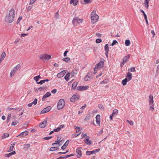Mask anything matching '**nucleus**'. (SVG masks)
I'll return each mask as SVG.
<instances>
[{
  "mask_svg": "<svg viewBox=\"0 0 159 159\" xmlns=\"http://www.w3.org/2000/svg\"><path fill=\"white\" fill-rule=\"evenodd\" d=\"M109 81V80L107 79H105L104 80H103L102 81H101L100 84H105L108 82Z\"/></svg>",
  "mask_w": 159,
  "mask_h": 159,
  "instance_id": "obj_35",
  "label": "nucleus"
},
{
  "mask_svg": "<svg viewBox=\"0 0 159 159\" xmlns=\"http://www.w3.org/2000/svg\"><path fill=\"white\" fill-rule=\"evenodd\" d=\"M130 57V55H127L125 56L123 59V62L126 63Z\"/></svg>",
  "mask_w": 159,
  "mask_h": 159,
  "instance_id": "obj_22",
  "label": "nucleus"
},
{
  "mask_svg": "<svg viewBox=\"0 0 159 159\" xmlns=\"http://www.w3.org/2000/svg\"><path fill=\"white\" fill-rule=\"evenodd\" d=\"M16 71L15 70L13 69V70H12L10 72V77H12V75H14Z\"/></svg>",
  "mask_w": 159,
  "mask_h": 159,
  "instance_id": "obj_42",
  "label": "nucleus"
},
{
  "mask_svg": "<svg viewBox=\"0 0 159 159\" xmlns=\"http://www.w3.org/2000/svg\"><path fill=\"white\" fill-rule=\"evenodd\" d=\"M104 60H102L99 63L97 64L95 66V69L98 68H101L103 67Z\"/></svg>",
  "mask_w": 159,
  "mask_h": 159,
  "instance_id": "obj_8",
  "label": "nucleus"
},
{
  "mask_svg": "<svg viewBox=\"0 0 159 159\" xmlns=\"http://www.w3.org/2000/svg\"><path fill=\"white\" fill-rule=\"evenodd\" d=\"M90 116L89 115H87L84 119V120L85 121L87 120H89L90 119Z\"/></svg>",
  "mask_w": 159,
  "mask_h": 159,
  "instance_id": "obj_55",
  "label": "nucleus"
},
{
  "mask_svg": "<svg viewBox=\"0 0 159 159\" xmlns=\"http://www.w3.org/2000/svg\"><path fill=\"white\" fill-rule=\"evenodd\" d=\"M74 155H75L74 154H70V155H67L66 156H65L63 157V158H68V157H71V156H74Z\"/></svg>",
  "mask_w": 159,
  "mask_h": 159,
  "instance_id": "obj_44",
  "label": "nucleus"
},
{
  "mask_svg": "<svg viewBox=\"0 0 159 159\" xmlns=\"http://www.w3.org/2000/svg\"><path fill=\"white\" fill-rule=\"evenodd\" d=\"M90 75V73H88L87 75L84 78V80L85 81H87L89 80L90 79H91V77L89 76Z\"/></svg>",
  "mask_w": 159,
  "mask_h": 159,
  "instance_id": "obj_27",
  "label": "nucleus"
},
{
  "mask_svg": "<svg viewBox=\"0 0 159 159\" xmlns=\"http://www.w3.org/2000/svg\"><path fill=\"white\" fill-rule=\"evenodd\" d=\"M70 60V58L68 57L63 58L62 60L66 62H68Z\"/></svg>",
  "mask_w": 159,
  "mask_h": 159,
  "instance_id": "obj_41",
  "label": "nucleus"
},
{
  "mask_svg": "<svg viewBox=\"0 0 159 159\" xmlns=\"http://www.w3.org/2000/svg\"><path fill=\"white\" fill-rule=\"evenodd\" d=\"M62 141V140L60 141L59 142H55V143H53L52 144V146H55L56 144H60V143H61V142Z\"/></svg>",
  "mask_w": 159,
  "mask_h": 159,
  "instance_id": "obj_51",
  "label": "nucleus"
},
{
  "mask_svg": "<svg viewBox=\"0 0 159 159\" xmlns=\"http://www.w3.org/2000/svg\"><path fill=\"white\" fill-rule=\"evenodd\" d=\"M84 2L86 4H88L91 2L90 0H84Z\"/></svg>",
  "mask_w": 159,
  "mask_h": 159,
  "instance_id": "obj_59",
  "label": "nucleus"
},
{
  "mask_svg": "<svg viewBox=\"0 0 159 159\" xmlns=\"http://www.w3.org/2000/svg\"><path fill=\"white\" fill-rule=\"evenodd\" d=\"M81 148L80 147L76 149V152L77 153V157L78 158H80L82 157V151L80 150Z\"/></svg>",
  "mask_w": 159,
  "mask_h": 159,
  "instance_id": "obj_10",
  "label": "nucleus"
},
{
  "mask_svg": "<svg viewBox=\"0 0 159 159\" xmlns=\"http://www.w3.org/2000/svg\"><path fill=\"white\" fill-rule=\"evenodd\" d=\"M103 133V129H101L100 130L97 134L98 135H100L102 134Z\"/></svg>",
  "mask_w": 159,
  "mask_h": 159,
  "instance_id": "obj_54",
  "label": "nucleus"
},
{
  "mask_svg": "<svg viewBox=\"0 0 159 159\" xmlns=\"http://www.w3.org/2000/svg\"><path fill=\"white\" fill-rule=\"evenodd\" d=\"M21 66L20 64H18L13 69L15 70L16 71L17 70H20Z\"/></svg>",
  "mask_w": 159,
  "mask_h": 159,
  "instance_id": "obj_28",
  "label": "nucleus"
},
{
  "mask_svg": "<svg viewBox=\"0 0 159 159\" xmlns=\"http://www.w3.org/2000/svg\"><path fill=\"white\" fill-rule=\"evenodd\" d=\"M46 88V87L45 86H43L41 87L38 89V90H37V91H41L42 90H43L44 89Z\"/></svg>",
  "mask_w": 159,
  "mask_h": 159,
  "instance_id": "obj_39",
  "label": "nucleus"
},
{
  "mask_svg": "<svg viewBox=\"0 0 159 159\" xmlns=\"http://www.w3.org/2000/svg\"><path fill=\"white\" fill-rule=\"evenodd\" d=\"M32 8V6H29L27 8V10L28 11H30L31 10Z\"/></svg>",
  "mask_w": 159,
  "mask_h": 159,
  "instance_id": "obj_64",
  "label": "nucleus"
},
{
  "mask_svg": "<svg viewBox=\"0 0 159 159\" xmlns=\"http://www.w3.org/2000/svg\"><path fill=\"white\" fill-rule=\"evenodd\" d=\"M19 120H16L15 121L12 122L11 123V125L13 126H15L19 122Z\"/></svg>",
  "mask_w": 159,
  "mask_h": 159,
  "instance_id": "obj_40",
  "label": "nucleus"
},
{
  "mask_svg": "<svg viewBox=\"0 0 159 159\" xmlns=\"http://www.w3.org/2000/svg\"><path fill=\"white\" fill-rule=\"evenodd\" d=\"M66 73V72L65 70H63L60 73H59L57 75V76L59 78L62 77Z\"/></svg>",
  "mask_w": 159,
  "mask_h": 159,
  "instance_id": "obj_15",
  "label": "nucleus"
},
{
  "mask_svg": "<svg viewBox=\"0 0 159 159\" xmlns=\"http://www.w3.org/2000/svg\"><path fill=\"white\" fill-rule=\"evenodd\" d=\"M22 17L21 16H19L18 18L17 21V23L18 24L20 22V21L22 19Z\"/></svg>",
  "mask_w": 159,
  "mask_h": 159,
  "instance_id": "obj_50",
  "label": "nucleus"
},
{
  "mask_svg": "<svg viewBox=\"0 0 159 159\" xmlns=\"http://www.w3.org/2000/svg\"><path fill=\"white\" fill-rule=\"evenodd\" d=\"M140 11L143 13V15L144 16V18L147 17V16L146 15L145 13V12H144V11L143 10H142V9H140Z\"/></svg>",
  "mask_w": 159,
  "mask_h": 159,
  "instance_id": "obj_43",
  "label": "nucleus"
},
{
  "mask_svg": "<svg viewBox=\"0 0 159 159\" xmlns=\"http://www.w3.org/2000/svg\"><path fill=\"white\" fill-rule=\"evenodd\" d=\"M6 56V54L4 52H3L2 54L0 59H3Z\"/></svg>",
  "mask_w": 159,
  "mask_h": 159,
  "instance_id": "obj_34",
  "label": "nucleus"
},
{
  "mask_svg": "<svg viewBox=\"0 0 159 159\" xmlns=\"http://www.w3.org/2000/svg\"><path fill=\"white\" fill-rule=\"evenodd\" d=\"M89 136H87L86 138L84 139V141L87 144L90 145L92 144V142L91 141L89 140Z\"/></svg>",
  "mask_w": 159,
  "mask_h": 159,
  "instance_id": "obj_16",
  "label": "nucleus"
},
{
  "mask_svg": "<svg viewBox=\"0 0 159 159\" xmlns=\"http://www.w3.org/2000/svg\"><path fill=\"white\" fill-rule=\"evenodd\" d=\"M79 2L78 0H70V4H73V5L74 6H76Z\"/></svg>",
  "mask_w": 159,
  "mask_h": 159,
  "instance_id": "obj_19",
  "label": "nucleus"
},
{
  "mask_svg": "<svg viewBox=\"0 0 159 159\" xmlns=\"http://www.w3.org/2000/svg\"><path fill=\"white\" fill-rule=\"evenodd\" d=\"M36 0H30L29 4L30 5H32L33 4Z\"/></svg>",
  "mask_w": 159,
  "mask_h": 159,
  "instance_id": "obj_56",
  "label": "nucleus"
},
{
  "mask_svg": "<svg viewBox=\"0 0 159 159\" xmlns=\"http://www.w3.org/2000/svg\"><path fill=\"white\" fill-rule=\"evenodd\" d=\"M51 93L49 92L46 93L43 96L42 98V101H44L45 100L46 98L49 97L51 95Z\"/></svg>",
  "mask_w": 159,
  "mask_h": 159,
  "instance_id": "obj_17",
  "label": "nucleus"
},
{
  "mask_svg": "<svg viewBox=\"0 0 159 159\" xmlns=\"http://www.w3.org/2000/svg\"><path fill=\"white\" fill-rule=\"evenodd\" d=\"M98 107L100 109H104L103 106L101 104H99L98 105Z\"/></svg>",
  "mask_w": 159,
  "mask_h": 159,
  "instance_id": "obj_47",
  "label": "nucleus"
},
{
  "mask_svg": "<svg viewBox=\"0 0 159 159\" xmlns=\"http://www.w3.org/2000/svg\"><path fill=\"white\" fill-rule=\"evenodd\" d=\"M15 11L14 9H11L9 12L8 14L6 16L5 19L6 21L8 23H11L14 20Z\"/></svg>",
  "mask_w": 159,
  "mask_h": 159,
  "instance_id": "obj_1",
  "label": "nucleus"
},
{
  "mask_svg": "<svg viewBox=\"0 0 159 159\" xmlns=\"http://www.w3.org/2000/svg\"><path fill=\"white\" fill-rule=\"evenodd\" d=\"M78 84V83L77 82H74L72 85V89L75 90L76 89L77 86Z\"/></svg>",
  "mask_w": 159,
  "mask_h": 159,
  "instance_id": "obj_26",
  "label": "nucleus"
},
{
  "mask_svg": "<svg viewBox=\"0 0 159 159\" xmlns=\"http://www.w3.org/2000/svg\"><path fill=\"white\" fill-rule=\"evenodd\" d=\"M49 81V80L48 79H46L45 80H40L39 82H37V83L38 84H42L43 83H45V82H48Z\"/></svg>",
  "mask_w": 159,
  "mask_h": 159,
  "instance_id": "obj_25",
  "label": "nucleus"
},
{
  "mask_svg": "<svg viewBox=\"0 0 159 159\" xmlns=\"http://www.w3.org/2000/svg\"><path fill=\"white\" fill-rule=\"evenodd\" d=\"M118 112V110L116 109H114L113 111V112L112 113V115H116Z\"/></svg>",
  "mask_w": 159,
  "mask_h": 159,
  "instance_id": "obj_38",
  "label": "nucleus"
},
{
  "mask_svg": "<svg viewBox=\"0 0 159 159\" xmlns=\"http://www.w3.org/2000/svg\"><path fill=\"white\" fill-rule=\"evenodd\" d=\"M150 0H145V2L144 3V6L147 8L148 9L149 7V3Z\"/></svg>",
  "mask_w": 159,
  "mask_h": 159,
  "instance_id": "obj_23",
  "label": "nucleus"
},
{
  "mask_svg": "<svg viewBox=\"0 0 159 159\" xmlns=\"http://www.w3.org/2000/svg\"><path fill=\"white\" fill-rule=\"evenodd\" d=\"M78 72V70L76 68L74 69L71 72V76L72 77L76 75Z\"/></svg>",
  "mask_w": 159,
  "mask_h": 159,
  "instance_id": "obj_14",
  "label": "nucleus"
},
{
  "mask_svg": "<svg viewBox=\"0 0 159 159\" xmlns=\"http://www.w3.org/2000/svg\"><path fill=\"white\" fill-rule=\"evenodd\" d=\"M57 90L56 89H53V90H52V91H51V92L53 93V94H54V93H55L56 92H57Z\"/></svg>",
  "mask_w": 159,
  "mask_h": 159,
  "instance_id": "obj_61",
  "label": "nucleus"
},
{
  "mask_svg": "<svg viewBox=\"0 0 159 159\" xmlns=\"http://www.w3.org/2000/svg\"><path fill=\"white\" fill-rule=\"evenodd\" d=\"M89 88V86H78L76 88L77 90L78 91H83L86 90Z\"/></svg>",
  "mask_w": 159,
  "mask_h": 159,
  "instance_id": "obj_12",
  "label": "nucleus"
},
{
  "mask_svg": "<svg viewBox=\"0 0 159 159\" xmlns=\"http://www.w3.org/2000/svg\"><path fill=\"white\" fill-rule=\"evenodd\" d=\"M52 136H49L47 137H45L43 138V139H45L46 140H48L52 138Z\"/></svg>",
  "mask_w": 159,
  "mask_h": 159,
  "instance_id": "obj_49",
  "label": "nucleus"
},
{
  "mask_svg": "<svg viewBox=\"0 0 159 159\" xmlns=\"http://www.w3.org/2000/svg\"><path fill=\"white\" fill-rule=\"evenodd\" d=\"M80 96L79 94H76L73 95L70 98V101L72 102H75L80 99Z\"/></svg>",
  "mask_w": 159,
  "mask_h": 159,
  "instance_id": "obj_7",
  "label": "nucleus"
},
{
  "mask_svg": "<svg viewBox=\"0 0 159 159\" xmlns=\"http://www.w3.org/2000/svg\"><path fill=\"white\" fill-rule=\"evenodd\" d=\"M61 139V138L59 136H58L57 137V139L55 142H56H56H59L60 141V140Z\"/></svg>",
  "mask_w": 159,
  "mask_h": 159,
  "instance_id": "obj_63",
  "label": "nucleus"
},
{
  "mask_svg": "<svg viewBox=\"0 0 159 159\" xmlns=\"http://www.w3.org/2000/svg\"><path fill=\"white\" fill-rule=\"evenodd\" d=\"M34 79L37 82L39 80V79L37 77L35 76L34 78Z\"/></svg>",
  "mask_w": 159,
  "mask_h": 159,
  "instance_id": "obj_62",
  "label": "nucleus"
},
{
  "mask_svg": "<svg viewBox=\"0 0 159 159\" xmlns=\"http://www.w3.org/2000/svg\"><path fill=\"white\" fill-rule=\"evenodd\" d=\"M16 153V152L15 151H13L11 152H10L8 154H6V155H7V156L9 157H10L11 156L15 154Z\"/></svg>",
  "mask_w": 159,
  "mask_h": 159,
  "instance_id": "obj_31",
  "label": "nucleus"
},
{
  "mask_svg": "<svg viewBox=\"0 0 159 159\" xmlns=\"http://www.w3.org/2000/svg\"><path fill=\"white\" fill-rule=\"evenodd\" d=\"M70 74H71L70 73L68 72L66 73V75L64 77V79L66 81H68L69 80L70 76Z\"/></svg>",
  "mask_w": 159,
  "mask_h": 159,
  "instance_id": "obj_24",
  "label": "nucleus"
},
{
  "mask_svg": "<svg viewBox=\"0 0 159 159\" xmlns=\"http://www.w3.org/2000/svg\"><path fill=\"white\" fill-rule=\"evenodd\" d=\"M100 150L99 148H98V149H96L94 150L93 151H87L86 152V154L87 155H90L91 154H95L98 152H99Z\"/></svg>",
  "mask_w": 159,
  "mask_h": 159,
  "instance_id": "obj_9",
  "label": "nucleus"
},
{
  "mask_svg": "<svg viewBox=\"0 0 159 159\" xmlns=\"http://www.w3.org/2000/svg\"><path fill=\"white\" fill-rule=\"evenodd\" d=\"M38 100L37 98H35L34 101L32 102L33 104L35 105L37 104Z\"/></svg>",
  "mask_w": 159,
  "mask_h": 159,
  "instance_id": "obj_48",
  "label": "nucleus"
},
{
  "mask_svg": "<svg viewBox=\"0 0 159 159\" xmlns=\"http://www.w3.org/2000/svg\"><path fill=\"white\" fill-rule=\"evenodd\" d=\"M127 121L130 125H133L134 123L132 121H129L127 120Z\"/></svg>",
  "mask_w": 159,
  "mask_h": 159,
  "instance_id": "obj_58",
  "label": "nucleus"
},
{
  "mask_svg": "<svg viewBox=\"0 0 159 159\" xmlns=\"http://www.w3.org/2000/svg\"><path fill=\"white\" fill-rule=\"evenodd\" d=\"M128 71L131 72H134L135 71V68L134 67H132L128 69Z\"/></svg>",
  "mask_w": 159,
  "mask_h": 159,
  "instance_id": "obj_36",
  "label": "nucleus"
},
{
  "mask_svg": "<svg viewBox=\"0 0 159 159\" xmlns=\"http://www.w3.org/2000/svg\"><path fill=\"white\" fill-rule=\"evenodd\" d=\"M83 21V19L79 18L76 17H74L72 20V23L74 25H77V24H79Z\"/></svg>",
  "mask_w": 159,
  "mask_h": 159,
  "instance_id": "obj_6",
  "label": "nucleus"
},
{
  "mask_svg": "<svg viewBox=\"0 0 159 159\" xmlns=\"http://www.w3.org/2000/svg\"><path fill=\"white\" fill-rule=\"evenodd\" d=\"M125 133L127 134L129 137H130L131 136V134L129 131H126Z\"/></svg>",
  "mask_w": 159,
  "mask_h": 159,
  "instance_id": "obj_60",
  "label": "nucleus"
},
{
  "mask_svg": "<svg viewBox=\"0 0 159 159\" xmlns=\"http://www.w3.org/2000/svg\"><path fill=\"white\" fill-rule=\"evenodd\" d=\"M130 41L129 39H126L125 42V44L126 46H128L130 44Z\"/></svg>",
  "mask_w": 159,
  "mask_h": 159,
  "instance_id": "obj_32",
  "label": "nucleus"
},
{
  "mask_svg": "<svg viewBox=\"0 0 159 159\" xmlns=\"http://www.w3.org/2000/svg\"><path fill=\"white\" fill-rule=\"evenodd\" d=\"M118 42L117 41H116L115 40H113L112 43L111 44V45L112 46H113L116 43H117Z\"/></svg>",
  "mask_w": 159,
  "mask_h": 159,
  "instance_id": "obj_46",
  "label": "nucleus"
},
{
  "mask_svg": "<svg viewBox=\"0 0 159 159\" xmlns=\"http://www.w3.org/2000/svg\"><path fill=\"white\" fill-rule=\"evenodd\" d=\"M39 57L40 59L42 60L43 61H45L46 60H49L51 58V56L50 55L46 54L40 55Z\"/></svg>",
  "mask_w": 159,
  "mask_h": 159,
  "instance_id": "obj_5",
  "label": "nucleus"
},
{
  "mask_svg": "<svg viewBox=\"0 0 159 159\" xmlns=\"http://www.w3.org/2000/svg\"><path fill=\"white\" fill-rule=\"evenodd\" d=\"M149 98V104L150 106L149 110L151 111H153L154 109L153 96L151 94L150 95Z\"/></svg>",
  "mask_w": 159,
  "mask_h": 159,
  "instance_id": "obj_4",
  "label": "nucleus"
},
{
  "mask_svg": "<svg viewBox=\"0 0 159 159\" xmlns=\"http://www.w3.org/2000/svg\"><path fill=\"white\" fill-rule=\"evenodd\" d=\"M48 118H47L39 124V126L41 128H44L46 126Z\"/></svg>",
  "mask_w": 159,
  "mask_h": 159,
  "instance_id": "obj_11",
  "label": "nucleus"
},
{
  "mask_svg": "<svg viewBox=\"0 0 159 159\" xmlns=\"http://www.w3.org/2000/svg\"><path fill=\"white\" fill-rule=\"evenodd\" d=\"M65 104L64 100L63 99H60L57 103V109L59 110L62 109L64 107Z\"/></svg>",
  "mask_w": 159,
  "mask_h": 159,
  "instance_id": "obj_3",
  "label": "nucleus"
},
{
  "mask_svg": "<svg viewBox=\"0 0 159 159\" xmlns=\"http://www.w3.org/2000/svg\"><path fill=\"white\" fill-rule=\"evenodd\" d=\"M9 134L8 133H4L2 136V139H4L7 137H9Z\"/></svg>",
  "mask_w": 159,
  "mask_h": 159,
  "instance_id": "obj_33",
  "label": "nucleus"
},
{
  "mask_svg": "<svg viewBox=\"0 0 159 159\" xmlns=\"http://www.w3.org/2000/svg\"><path fill=\"white\" fill-rule=\"evenodd\" d=\"M100 115L98 114L97 115L96 117V122L97 124H98L99 125H100Z\"/></svg>",
  "mask_w": 159,
  "mask_h": 159,
  "instance_id": "obj_20",
  "label": "nucleus"
},
{
  "mask_svg": "<svg viewBox=\"0 0 159 159\" xmlns=\"http://www.w3.org/2000/svg\"><path fill=\"white\" fill-rule=\"evenodd\" d=\"M102 42V40L100 39H97L96 40V42L97 43H100Z\"/></svg>",
  "mask_w": 159,
  "mask_h": 159,
  "instance_id": "obj_45",
  "label": "nucleus"
},
{
  "mask_svg": "<svg viewBox=\"0 0 159 159\" xmlns=\"http://www.w3.org/2000/svg\"><path fill=\"white\" fill-rule=\"evenodd\" d=\"M99 18L98 16L96 14V11L93 10L91 14V19L92 22L93 23H96Z\"/></svg>",
  "mask_w": 159,
  "mask_h": 159,
  "instance_id": "obj_2",
  "label": "nucleus"
},
{
  "mask_svg": "<svg viewBox=\"0 0 159 159\" xmlns=\"http://www.w3.org/2000/svg\"><path fill=\"white\" fill-rule=\"evenodd\" d=\"M129 81L127 79L125 78L122 80V84H123V85H125L126 84L127 82Z\"/></svg>",
  "mask_w": 159,
  "mask_h": 159,
  "instance_id": "obj_29",
  "label": "nucleus"
},
{
  "mask_svg": "<svg viewBox=\"0 0 159 159\" xmlns=\"http://www.w3.org/2000/svg\"><path fill=\"white\" fill-rule=\"evenodd\" d=\"M58 149H59V148L58 147H52L50 148V149H49V151H56V150H57Z\"/></svg>",
  "mask_w": 159,
  "mask_h": 159,
  "instance_id": "obj_30",
  "label": "nucleus"
},
{
  "mask_svg": "<svg viewBox=\"0 0 159 159\" xmlns=\"http://www.w3.org/2000/svg\"><path fill=\"white\" fill-rule=\"evenodd\" d=\"M55 17L56 18H59V15L58 12H57L56 13L55 15Z\"/></svg>",
  "mask_w": 159,
  "mask_h": 159,
  "instance_id": "obj_57",
  "label": "nucleus"
},
{
  "mask_svg": "<svg viewBox=\"0 0 159 159\" xmlns=\"http://www.w3.org/2000/svg\"><path fill=\"white\" fill-rule=\"evenodd\" d=\"M51 107L50 106H48L43 109L41 111V114H44L49 111L51 109Z\"/></svg>",
  "mask_w": 159,
  "mask_h": 159,
  "instance_id": "obj_13",
  "label": "nucleus"
},
{
  "mask_svg": "<svg viewBox=\"0 0 159 159\" xmlns=\"http://www.w3.org/2000/svg\"><path fill=\"white\" fill-rule=\"evenodd\" d=\"M28 134V132L27 131H24L21 133L20 134L17 136V137L20 136L22 137L25 136Z\"/></svg>",
  "mask_w": 159,
  "mask_h": 159,
  "instance_id": "obj_21",
  "label": "nucleus"
},
{
  "mask_svg": "<svg viewBox=\"0 0 159 159\" xmlns=\"http://www.w3.org/2000/svg\"><path fill=\"white\" fill-rule=\"evenodd\" d=\"M14 146L12 145L11 144L9 149V151H11L13 150Z\"/></svg>",
  "mask_w": 159,
  "mask_h": 159,
  "instance_id": "obj_53",
  "label": "nucleus"
},
{
  "mask_svg": "<svg viewBox=\"0 0 159 159\" xmlns=\"http://www.w3.org/2000/svg\"><path fill=\"white\" fill-rule=\"evenodd\" d=\"M105 50L106 52H109V47L108 44H106L104 47Z\"/></svg>",
  "mask_w": 159,
  "mask_h": 159,
  "instance_id": "obj_37",
  "label": "nucleus"
},
{
  "mask_svg": "<svg viewBox=\"0 0 159 159\" xmlns=\"http://www.w3.org/2000/svg\"><path fill=\"white\" fill-rule=\"evenodd\" d=\"M132 74L129 72L127 74L125 78L127 79L129 81L132 79Z\"/></svg>",
  "mask_w": 159,
  "mask_h": 159,
  "instance_id": "obj_18",
  "label": "nucleus"
},
{
  "mask_svg": "<svg viewBox=\"0 0 159 159\" xmlns=\"http://www.w3.org/2000/svg\"><path fill=\"white\" fill-rule=\"evenodd\" d=\"M69 140H67L64 144V147L66 146V147L68 146V145L69 144Z\"/></svg>",
  "mask_w": 159,
  "mask_h": 159,
  "instance_id": "obj_52",
  "label": "nucleus"
}]
</instances>
